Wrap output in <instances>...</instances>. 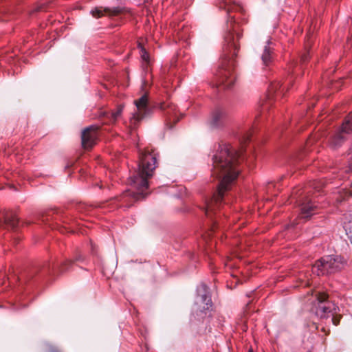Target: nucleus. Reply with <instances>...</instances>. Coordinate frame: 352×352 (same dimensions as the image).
I'll list each match as a JSON object with an SVG mask.
<instances>
[{"label": "nucleus", "instance_id": "f257e3e1", "mask_svg": "<svg viewBox=\"0 0 352 352\" xmlns=\"http://www.w3.org/2000/svg\"><path fill=\"white\" fill-rule=\"evenodd\" d=\"M239 153L226 143L219 144L212 156V176L218 179L216 192L210 199L206 200L205 212L210 217L211 213L219 208L223 200L225 192L229 190L236 179Z\"/></svg>", "mask_w": 352, "mask_h": 352}, {"label": "nucleus", "instance_id": "f03ea898", "mask_svg": "<svg viewBox=\"0 0 352 352\" xmlns=\"http://www.w3.org/2000/svg\"><path fill=\"white\" fill-rule=\"evenodd\" d=\"M156 157L154 154L145 151L140 154V162L136 174L131 177V184L137 190L138 192L126 191L124 197L131 196L134 199L138 200L145 197L144 190L148 188V179L153 176L156 167Z\"/></svg>", "mask_w": 352, "mask_h": 352}, {"label": "nucleus", "instance_id": "7ed1b4c3", "mask_svg": "<svg viewBox=\"0 0 352 352\" xmlns=\"http://www.w3.org/2000/svg\"><path fill=\"white\" fill-rule=\"evenodd\" d=\"M220 8H224L227 10L230 20L227 22L228 34L226 36L225 39L228 45H230L236 49V45L235 42V36L236 39H239L240 38V34L237 32L236 25L235 24L234 21H233L234 16H231L230 12L233 11H241L242 8L241 6L235 4V3L232 0H222L220 3Z\"/></svg>", "mask_w": 352, "mask_h": 352}, {"label": "nucleus", "instance_id": "20e7f679", "mask_svg": "<svg viewBox=\"0 0 352 352\" xmlns=\"http://www.w3.org/2000/svg\"><path fill=\"white\" fill-rule=\"evenodd\" d=\"M342 265L340 257L328 255L316 262L312 267V272L318 276L331 274L341 269Z\"/></svg>", "mask_w": 352, "mask_h": 352}, {"label": "nucleus", "instance_id": "39448f33", "mask_svg": "<svg viewBox=\"0 0 352 352\" xmlns=\"http://www.w3.org/2000/svg\"><path fill=\"white\" fill-rule=\"evenodd\" d=\"M318 305L316 308V315L320 318H325L335 309V305L327 300L328 296L323 292H318L316 294Z\"/></svg>", "mask_w": 352, "mask_h": 352}, {"label": "nucleus", "instance_id": "423d86ee", "mask_svg": "<svg viewBox=\"0 0 352 352\" xmlns=\"http://www.w3.org/2000/svg\"><path fill=\"white\" fill-rule=\"evenodd\" d=\"M134 104L136 107V111L131 119V122L133 124L144 118L150 112L147 94H144L138 100H135Z\"/></svg>", "mask_w": 352, "mask_h": 352}, {"label": "nucleus", "instance_id": "0eeeda50", "mask_svg": "<svg viewBox=\"0 0 352 352\" xmlns=\"http://www.w3.org/2000/svg\"><path fill=\"white\" fill-rule=\"evenodd\" d=\"M352 126V113H351L342 123L341 129L338 132L331 138L330 144L333 148H338L342 145L344 141L343 133H348Z\"/></svg>", "mask_w": 352, "mask_h": 352}, {"label": "nucleus", "instance_id": "6e6552de", "mask_svg": "<svg viewBox=\"0 0 352 352\" xmlns=\"http://www.w3.org/2000/svg\"><path fill=\"white\" fill-rule=\"evenodd\" d=\"M198 296L196 299V310L204 311L209 309L212 306L210 296L208 294V287L206 285H201L197 289Z\"/></svg>", "mask_w": 352, "mask_h": 352}, {"label": "nucleus", "instance_id": "1a4fd4ad", "mask_svg": "<svg viewBox=\"0 0 352 352\" xmlns=\"http://www.w3.org/2000/svg\"><path fill=\"white\" fill-rule=\"evenodd\" d=\"M226 113L222 109H216L212 111L208 120V124L211 129H219L224 126Z\"/></svg>", "mask_w": 352, "mask_h": 352}, {"label": "nucleus", "instance_id": "9d476101", "mask_svg": "<svg viewBox=\"0 0 352 352\" xmlns=\"http://www.w3.org/2000/svg\"><path fill=\"white\" fill-rule=\"evenodd\" d=\"M97 129L98 128L94 126H91L85 129L82 132V145L85 148H91L96 143L97 138Z\"/></svg>", "mask_w": 352, "mask_h": 352}, {"label": "nucleus", "instance_id": "9b49d317", "mask_svg": "<svg viewBox=\"0 0 352 352\" xmlns=\"http://www.w3.org/2000/svg\"><path fill=\"white\" fill-rule=\"evenodd\" d=\"M219 85H222L226 88H230L235 80V77L230 67L222 68L219 74Z\"/></svg>", "mask_w": 352, "mask_h": 352}, {"label": "nucleus", "instance_id": "f8f14e48", "mask_svg": "<svg viewBox=\"0 0 352 352\" xmlns=\"http://www.w3.org/2000/svg\"><path fill=\"white\" fill-rule=\"evenodd\" d=\"M122 12V8L121 7H114V8H104L99 7L96 8L92 10L91 13L92 16L95 18H100L102 16L106 14L109 16H116L120 14Z\"/></svg>", "mask_w": 352, "mask_h": 352}, {"label": "nucleus", "instance_id": "ddd939ff", "mask_svg": "<svg viewBox=\"0 0 352 352\" xmlns=\"http://www.w3.org/2000/svg\"><path fill=\"white\" fill-rule=\"evenodd\" d=\"M300 217L307 219L311 217L316 208V206L314 204L311 200L308 198H305L302 203L300 204Z\"/></svg>", "mask_w": 352, "mask_h": 352}, {"label": "nucleus", "instance_id": "4468645a", "mask_svg": "<svg viewBox=\"0 0 352 352\" xmlns=\"http://www.w3.org/2000/svg\"><path fill=\"white\" fill-rule=\"evenodd\" d=\"M286 89V87H283L280 81L272 82L268 89L269 99L271 100L274 96H281Z\"/></svg>", "mask_w": 352, "mask_h": 352}, {"label": "nucleus", "instance_id": "2eb2a0df", "mask_svg": "<svg viewBox=\"0 0 352 352\" xmlns=\"http://www.w3.org/2000/svg\"><path fill=\"white\" fill-rule=\"evenodd\" d=\"M18 224L17 217L12 213H6L3 217H0V226H7L12 229L15 228Z\"/></svg>", "mask_w": 352, "mask_h": 352}, {"label": "nucleus", "instance_id": "dca6fc26", "mask_svg": "<svg viewBox=\"0 0 352 352\" xmlns=\"http://www.w3.org/2000/svg\"><path fill=\"white\" fill-rule=\"evenodd\" d=\"M270 43V41L267 42V45ZM261 59L263 65L267 66L272 60V50L269 45H266L264 47L263 52L261 56Z\"/></svg>", "mask_w": 352, "mask_h": 352}, {"label": "nucleus", "instance_id": "f3484780", "mask_svg": "<svg viewBox=\"0 0 352 352\" xmlns=\"http://www.w3.org/2000/svg\"><path fill=\"white\" fill-rule=\"evenodd\" d=\"M138 47L140 50V56L144 62L148 64L149 63V55L146 50L142 46L140 43L138 44Z\"/></svg>", "mask_w": 352, "mask_h": 352}, {"label": "nucleus", "instance_id": "a211bd4d", "mask_svg": "<svg viewBox=\"0 0 352 352\" xmlns=\"http://www.w3.org/2000/svg\"><path fill=\"white\" fill-rule=\"evenodd\" d=\"M344 228L351 243H352V221L345 223Z\"/></svg>", "mask_w": 352, "mask_h": 352}, {"label": "nucleus", "instance_id": "6ab92c4d", "mask_svg": "<svg viewBox=\"0 0 352 352\" xmlns=\"http://www.w3.org/2000/svg\"><path fill=\"white\" fill-rule=\"evenodd\" d=\"M122 112V107H118V109L114 111H112L111 113V118L112 119L113 121H116L118 118L121 115Z\"/></svg>", "mask_w": 352, "mask_h": 352}, {"label": "nucleus", "instance_id": "aec40b11", "mask_svg": "<svg viewBox=\"0 0 352 352\" xmlns=\"http://www.w3.org/2000/svg\"><path fill=\"white\" fill-rule=\"evenodd\" d=\"M349 160L352 161V148L350 149L349 153Z\"/></svg>", "mask_w": 352, "mask_h": 352}, {"label": "nucleus", "instance_id": "412c9836", "mask_svg": "<svg viewBox=\"0 0 352 352\" xmlns=\"http://www.w3.org/2000/svg\"><path fill=\"white\" fill-rule=\"evenodd\" d=\"M268 108H269V105H268L267 104H264V105H263V111H264V110H267V109H268Z\"/></svg>", "mask_w": 352, "mask_h": 352}, {"label": "nucleus", "instance_id": "4be33fe9", "mask_svg": "<svg viewBox=\"0 0 352 352\" xmlns=\"http://www.w3.org/2000/svg\"><path fill=\"white\" fill-rule=\"evenodd\" d=\"M332 321L335 325H338V321H336V320L334 318H332Z\"/></svg>", "mask_w": 352, "mask_h": 352}, {"label": "nucleus", "instance_id": "5701e85b", "mask_svg": "<svg viewBox=\"0 0 352 352\" xmlns=\"http://www.w3.org/2000/svg\"><path fill=\"white\" fill-rule=\"evenodd\" d=\"M307 55H302L301 57L302 60L305 61L307 59Z\"/></svg>", "mask_w": 352, "mask_h": 352}, {"label": "nucleus", "instance_id": "b1692460", "mask_svg": "<svg viewBox=\"0 0 352 352\" xmlns=\"http://www.w3.org/2000/svg\"><path fill=\"white\" fill-rule=\"evenodd\" d=\"M350 170H351V166H350L349 168H347V169L346 170V172H349V171H350Z\"/></svg>", "mask_w": 352, "mask_h": 352}, {"label": "nucleus", "instance_id": "393cba45", "mask_svg": "<svg viewBox=\"0 0 352 352\" xmlns=\"http://www.w3.org/2000/svg\"><path fill=\"white\" fill-rule=\"evenodd\" d=\"M161 109H164V107L163 104L161 105Z\"/></svg>", "mask_w": 352, "mask_h": 352}, {"label": "nucleus", "instance_id": "a878e982", "mask_svg": "<svg viewBox=\"0 0 352 352\" xmlns=\"http://www.w3.org/2000/svg\"><path fill=\"white\" fill-rule=\"evenodd\" d=\"M71 262H72L71 261H67V263H71Z\"/></svg>", "mask_w": 352, "mask_h": 352}, {"label": "nucleus", "instance_id": "bb28decb", "mask_svg": "<svg viewBox=\"0 0 352 352\" xmlns=\"http://www.w3.org/2000/svg\"><path fill=\"white\" fill-rule=\"evenodd\" d=\"M249 352H252L251 350Z\"/></svg>", "mask_w": 352, "mask_h": 352}]
</instances>
